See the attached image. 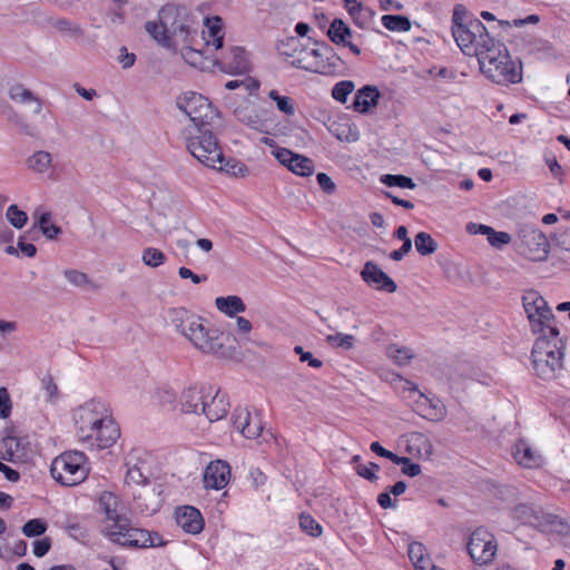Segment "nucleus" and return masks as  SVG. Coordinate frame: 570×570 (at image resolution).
<instances>
[{
  "label": "nucleus",
  "mask_w": 570,
  "mask_h": 570,
  "mask_svg": "<svg viewBox=\"0 0 570 570\" xmlns=\"http://www.w3.org/2000/svg\"><path fill=\"white\" fill-rule=\"evenodd\" d=\"M169 318L176 331L202 354L217 358H229L235 354L234 338L207 327L202 316L180 307L169 311Z\"/></svg>",
  "instance_id": "1"
},
{
  "label": "nucleus",
  "mask_w": 570,
  "mask_h": 570,
  "mask_svg": "<svg viewBox=\"0 0 570 570\" xmlns=\"http://www.w3.org/2000/svg\"><path fill=\"white\" fill-rule=\"evenodd\" d=\"M146 32L159 46L176 50L179 45L198 41V22L185 7L166 4L160 8L156 20L145 23Z\"/></svg>",
  "instance_id": "2"
},
{
  "label": "nucleus",
  "mask_w": 570,
  "mask_h": 570,
  "mask_svg": "<svg viewBox=\"0 0 570 570\" xmlns=\"http://www.w3.org/2000/svg\"><path fill=\"white\" fill-rule=\"evenodd\" d=\"M478 61L481 72L498 85L519 83L522 81V67L512 60L507 47L495 39L488 40Z\"/></svg>",
  "instance_id": "3"
},
{
  "label": "nucleus",
  "mask_w": 570,
  "mask_h": 570,
  "mask_svg": "<svg viewBox=\"0 0 570 570\" xmlns=\"http://www.w3.org/2000/svg\"><path fill=\"white\" fill-rule=\"evenodd\" d=\"M567 336H538L531 352L535 374L543 380H556L564 372Z\"/></svg>",
  "instance_id": "4"
},
{
  "label": "nucleus",
  "mask_w": 570,
  "mask_h": 570,
  "mask_svg": "<svg viewBox=\"0 0 570 570\" xmlns=\"http://www.w3.org/2000/svg\"><path fill=\"white\" fill-rule=\"evenodd\" d=\"M452 35L460 49L469 56H479L492 40L485 26L471 17L462 6H456L452 14Z\"/></svg>",
  "instance_id": "5"
},
{
  "label": "nucleus",
  "mask_w": 570,
  "mask_h": 570,
  "mask_svg": "<svg viewBox=\"0 0 570 570\" xmlns=\"http://www.w3.org/2000/svg\"><path fill=\"white\" fill-rule=\"evenodd\" d=\"M299 47V40L292 37L282 46L281 52L292 57L291 63L296 68L321 75H332L336 72L340 66L338 57L331 53V56L324 60L322 59L323 53L320 49H305Z\"/></svg>",
  "instance_id": "6"
},
{
  "label": "nucleus",
  "mask_w": 570,
  "mask_h": 570,
  "mask_svg": "<svg viewBox=\"0 0 570 570\" xmlns=\"http://www.w3.org/2000/svg\"><path fill=\"white\" fill-rule=\"evenodd\" d=\"M184 137L188 151L203 165L216 168L222 160V149L208 127L185 126Z\"/></svg>",
  "instance_id": "7"
},
{
  "label": "nucleus",
  "mask_w": 570,
  "mask_h": 570,
  "mask_svg": "<svg viewBox=\"0 0 570 570\" xmlns=\"http://www.w3.org/2000/svg\"><path fill=\"white\" fill-rule=\"evenodd\" d=\"M523 308L533 334L560 335L554 315L547 301L537 291L530 289L522 296Z\"/></svg>",
  "instance_id": "8"
},
{
  "label": "nucleus",
  "mask_w": 570,
  "mask_h": 570,
  "mask_svg": "<svg viewBox=\"0 0 570 570\" xmlns=\"http://www.w3.org/2000/svg\"><path fill=\"white\" fill-rule=\"evenodd\" d=\"M50 471L56 481L62 485L73 487L87 479L89 466L82 452L68 451L52 461Z\"/></svg>",
  "instance_id": "9"
},
{
  "label": "nucleus",
  "mask_w": 570,
  "mask_h": 570,
  "mask_svg": "<svg viewBox=\"0 0 570 570\" xmlns=\"http://www.w3.org/2000/svg\"><path fill=\"white\" fill-rule=\"evenodd\" d=\"M176 106L189 118L187 126L208 127L218 116L210 101L195 91H187L178 96Z\"/></svg>",
  "instance_id": "10"
},
{
  "label": "nucleus",
  "mask_w": 570,
  "mask_h": 570,
  "mask_svg": "<svg viewBox=\"0 0 570 570\" xmlns=\"http://www.w3.org/2000/svg\"><path fill=\"white\" fill-rule=\"evenodd\" d=\"M109 406L100 400H89L73 412L77 435L81 442L92 435L95 429L110 415Z\"/></svg>",
  "instance_id": "11"
},
{
  "label": "nucleus",
  "mask_w": 570,
  "mask_h": 570,
  "mask_svg": "<svg viewBox=\"0 0 570 570\" xmlns=\"http://www.w3.org/2000/svg\"><path fill=\"white\" fill-rule=\"evenodd\" d=\"M518 248L530 261H543L549 253V242L534 225L523 224L518 229Z\"/></svg>",
  "instance_id": "12"
},
{
  "label": "nucleus",
  "mask_w": 570,
  "mask_h": 570,
  "mask_svg": "<svg viewBox=\"0 0 570 570\" xmlns=\"http://www.w3.org/2000/svg\"><path fill=\"white\" fill-rule=\"evenodd\" d=\"M466 548L471 559L479 566L491 563L498 551L494 535L483 527L471 533Z\"/></svg>",
  "instance_id": "13"
},
{
  "label": "nucleus",
  "mask_w": 570,
  "mask_h": 570,
  "mask_svg": "<svg viewBox=\"0 0 570 570\" xmlns=\"http://www.w3.org/2000/svg\"><path fill=\"white\" fill-rule=\"evenodd\" d=\"M139 450L130 451L126 456V475H125V484L132 490H141L145 487H149L148 478L141 471L142 460L140 458ZM136 500H142V492L139 491L136 493L132 492Z\"/></svg>",
  "instance_id": "14"
},
{
  "label": "nucleus",
  "mask_w": 570,
  "mask_h": 570,
  "mask_svg": "<svg viewBox=\"0 0 570 570\" xmlns=\"http://www.w3.org/2000/svg\"><path fill=\"white\" fill-rule=\"evenodd\" d=\"M361 278L375 291L395 293L397 289L396 283L372 261L364 264L361 271Z\"/></svg>",
  "instance_id": "15"
},
{
  "label": "nucleus",
  "mask_w": 570,
  "mask_h": 570,
  "mask_svg": "<svg viewBox=\"0 0 570 570\" xmlns=\"http://www.w3.org/2000/svg\"><path fill=\"white\" fill-rule=\"evenodd\" d=\"M120 431L118 424L110 414L97 429L94 430L92 435L83 439L81 442L89 446L97 449L110 448L119 438Z\"/></svg>",
  "instance_id": "16"
},
{
  "label": "nucleus",
  "mask_w": 570,
  "mask_h": 570,
  "mask_svg": "<svg viewBox=\"0 0 570 570\" xmlns=\"http://www.w3.org/2000/svg\"><path fill=\"white\" fill-rule=\"evenodd\" d=\"M206 400L203 402L202 413L209 422H216L225 417L228 412L229 403L226 394L218 389L207 386Z\"/></svg>",
  "instance_id": "17"
},
{
  "label": "nucleus",
  "mask_w": 570,
  "mask_h": 570,
  "mask_svg": "<svg viewBox=\"0 0 570 570\" xmlns=\"http://www.w3.org/2000/svg\"><path fill=\"white\" fill-rule=\"evenodd\" d=\"M514 461L525 469H538L544 463L542 453L527 440H518L512 446Z\"/></svg>",
  "instance_id": "18"
},
{
  "label": "nucleus",
  "mask_w": 570,
  "mask_h": 570,
  "mask_svg": "<svg viewBox=\"0 0 570 570\" xmlns=\"http://www.w3.org/2000/svg\"><path fill=\"white\" fill-rule=\"evenodd\" d=\"M233 424L246 439H257L262 435V421L257 414L247 409H236L233 413Z\"/></svg>",
  "instance_id": "19"
},
{
  "label": "nucleus",
  "mask_w": 570,
  "mask_h": 570,
  "mask_svg": "<svg viewBox=\"0 0 570 570\" xmlns=\"http://www.w3.org/2000/svg\"><path fill=\"white\" fill-rule=\"evenodd\" d=\"M413 407L417 414L432 422H441L446 416V406L444 403L439 399L429 397L423 393L414 399Z\"/></svg>",
  "instance_id": "20"
},
{
  "label": "nucleus",
  "mask_w": 570,
  "mask_h": 570,
  "mask_svg": "<svg viewBox=\"0 0 570 570\" xmlns=\"http://www.w3.org/2000/svg\"><path fill=\"white\" fill-rule=\"evenodd\" d=\"M230 478L229 465L222 460L210 462L204 472V484L206 489L220 490L225 488Z\"/></svg>",
  "instance_id": "21"
},
{
  "label": "nucleus",
  "mask_w": 570,
  "mask_h": 570,
  "mask_svg": "<svg viewBox=\"0 0 570 570\" xmlns=\"http://www.w3.org/2000/svg\"><path fill=\"white\" fill-rule=\"evenodd\" d=\"M176 522L187 533L197 534L204 528L200 512L193 507H183L176 510Z\"/></svg>",
  "instance_id": "22"
},
{
  "label": "nucleus",
  "mask_w": 570,
  "mask_h": 570,
  "mask_svg": "<svg viewBox=\"0 0 570 570\" xmlns=\"http://www.w3.org/2000/svg\"><path fill=\"white\" fill-rule=\"evenodd\" d=\"M206 30L202 32V40L207 48L213 47L215 50L223 49L224 41V23L218 16L206 18L204 21Z\"/></svg>",
  "instance_id": "23"
},
{
  "label": "nucleus",
  "mask_w": 570,
  "mask_h": 570,
  "mask_svg": "<svg viewBox=\"0 0 570 570\" xmlns=\"http://www.w3.org/2000/svg\"><path fill=\"white\" fill-rule=\"evenodd\" d=\"M218 63L227 72H243L247 69L245 50L240 47H230L218 58Z\"/></svg>",
  "instance_id": "24"
},
{
  "label": "nucleus",
  "mask_w": 570,
  "mask_h": 570,
  "mask_svg": "<svg viewBox=\"0 0 570 570\" xmlns=\"http://www.w3.org/2000/svg\"><path fill=\"white\" fill-rule=\"evenodd\" d=\"M327 36L334 43L348 47L356 56L361 55V49L351 41L352 30L342 19H334L332 21Z\"/></svg>",
  "instance_id": "25"
},
{
  "label": "nucleus",
  "mask_w": 570,
  "mask_h": 570,
  "mask_svg": "<svg viewBox=\"0 0 570 570\" xmlns=\"http://www.w3.org/2000/svg\"><path fill=\"white\" fill-rule=\"evenodd\" d=\"M207 386L189 387L181 393L180 410L186 414L202 413L203 402L206 400Z\"/></svg>",
  "instance_id": "26"
},
{
  "label": "nucleus",
  "mask_w": 570,
  "mask_h": 570,
  "mask_svg": "<svg viewBox=\"0 0 570 570\" xmlns=\"http://www.w3.org/2000/svg\"><path fill=\"white\" fill-rule=\"evenodd\" d=\"M406 451L414 456H430L433 451L431 441L420 432H412L406 435Z\"/></svg>",
  "instance_id": "27"
},
{
  "label": "nucleus",
  "mask_w": 570,
  "mask_h": 570,
  "mask_svg": "<svg viewBox=\"0 0 570 570\" xmlns=\"http://www.w3.org/2000/svg\"><path fill=\"white\" fill-rule=\"evenodd\" d=\"M468 230L472 234L485 235L489 244L495 248H502L511 243L510 234L505 232H497L492 227L482 224H470Z\"/></svg>",
  "instance_id": "28"
},
{
  "label": "nucleus",
  "mask_w": 570,
  "mask_h": 570,
  "mask_svg": "<svg viewBox=\"0 0 570 570\" xmlns=\"http://www.w3.org/2000/svg\"><path fill=\"white\" fill-rule=\"evenodd\" d=\"M124 544L149 548L163 546L164 542L158 534H151L148 531L131 528L128 537L124 540Z\"/></svg>",
  "instance_id": "29"
},
{
  "label": "nucleus",
  "mask_w": 570,
  "mask_h": 570,
  "mask_svg": "<svg viewBox=\"0 0 570 570\" xmlns=\"http://www.w3.org/2000/svg\"><path fill=\"white\" fill-rule=\"evenodd\" d=\"M380 99V91L376 87L365 86L360 89L353 101V107L358 112H367L372 107H375Z\"/></svg>",
  "instance_id": "30"
},
{
  "label": "nucleus",
  "mask_w": 570,
  "mask_h": 570,
  "mask_svg": "<svg viewBox=\"0 0 570 570\" xmlns=\"http://www.w3.org/2000/svg\"><path fill=\"white\" fill-rule=\"evenodd\" d=\"M105 534L114 542L124 544V540L130 532V527L126 518L118 515L117 520H106Z\"/></svg>",
  "instance_id": "31"
},
{
  "label": "nucleus",
  "mask_w": 570,
  "mask_h": 570,
  "mask_svg": "<svg viewBox=\"0 0 570 570\" xmlns=\"http://www.w3.org/2000/svg\"><path fill=\"white\" fill-rule=\"evenodd\" d=\"M215 306L220 313L229 317H233L246 311L245 303L237 295L217 297L215 299Z\"/></svg>",
  "instance_id": "32"
},
{
  "label": "nucleus",
  "mask_w": 570,
  "mask_h": 570,
  "mask_svg": "<svg viewBox=\"0 0 570 570\" xmlns=\"http://www.w3.org/2000/svg\"><path fill=\"white\" fill-rule=\"evenodd\" d=\"M409 558L415 570H430L433 566L426 548L421 542L410 543Z\"/></svg>",
  "instance_id": "33"
},
{
  "label": "nucleus",
  "mask_w": 570,
  "mask_h": 570,
  "mask_svg": "<svg viewBox=\"0 0 570 570\" xmlns=\"http://www.w3.org/2000/svg\"><path fill=\"white\" fill-rule=\"evenodd\" d=\"M0 453L4 461L14 462L23 456L21 442L16 436H6L0 441Z\"/></svg>",
  "instance_id": "34"
},
{
  "label": "nucleus",
  "mask_w": 570,
  "mask_h": 570,
  "mask_svg": "<svg viewBox=\"0 0 570 570\" xmlns=\"http://www.w3.org/2000/svg\"><path fill=\"white\" fill-rule=\"evenodd\" d=\"M53 158L49 151L38 150L27 159V167L36 174H46L52 167Z\"/></svg>",
  "instance_id": "35"
},
{
  "label": "nucleus",
  "mask_w": 570,
  "mask_h": 570,
  "mask_svg": "<svg viewBox=\"0 0 570 570\" xmlns=\"http://www.w3.org/2000/svg\"><path fill=\"white\" fill-rule=\"evenodd\" d=\"M9 96L12 100L31 105V110L39 114L42 109L41 101L32 92L20 85H14L9 89Z\"/></svg>",
  "instance_id": "36"
},
{
  "label": "nucleus",
  "mask_w": 570,
  "mask_h": 570,
  "mask_svg": "<svg viewBox=\"0 0 570 570\" xmlns=\"http://www.w3.org/2000/svg\"><path fill=\"white\" fill-rule=\"evenodd\" d=\"M344 2L345 9L347 10L348 14L354 20V22L361 28L365 27V24H367L368 20L373 14L372 10L365 8L357 0H344Z\"/></svg>",
  "instance_id": "37"
},
{
  "label": "nucleus",
  "mask_w": 570,
  "mask_h": 570,
  "mask_svg": "<svg viewBox=\"0 0 570 570\" xmlns=\"http://www.w3.org/2000/svg\"><path fill=\"white\" fill-rule=\"evenodd\" d=\"M215 169H218L228 175H232L235 177H240V178H245L249 175V169L244 163H242L237 159L225 160L223 154H222V160L217 161V167Z\"/></svg>",
  "instance_id": "38"
},
{
  "label": "nucleus",
  "mask_w": 570,
  "mask_h": 570,
  "mask_svg": "<svg viewBox=\"0 0 570 570\" xmlns=\"http://www.w3.org/2000/svg\"><path fill=\"white\" fill-rule=\"evenodd\" d=\"M118 498L108 491H104L99 497V507L106 515V520H117L118 519Z\"/></svg>",
  "instance_id": "39"
},
{
  "label": "nucleus",
  "mask_w": 570,
  "mask_h": 570,
  "mask_svg": "<svg viewBox=\"0 0 570 570\" xmlns=\"http://www.w3.org/2000/svg\"><path fill=\"white\" fill-rule=\"evenodd\" d=\"M198 43L199 40L197 42L179 45L183 59L193 67H200L204 60L203 51L196 48Z\"/></svg>",
  "instance_id": "40"
},
{
  "label": "nucleus",
  "mask_w": 570,
  "mask_h": 570,
  "mask_svg": "<svg viewBox=\"0 0 570 570\" xmlns=\"http://www.w3.org/2000/svg\"><path fill=\"white\" fill-rule=\"evenodd\" d=\"M325 341L333 348H342L344 351H350L355 347L356 337L352 334L338 332L335 334L327 335Z\"/></svg>",
  "instance_id": "41"
},
{
  "label": "nucleus",
  "mask_w": 570,
  "mask_h": 570,
  "mask_svg": "<svg viewBox=\"0 0 570 570\" xmlns=\"http://www.w3.org/2000/svg\"><path fill=\"white\" fill-rule=\"evenodd\" d=\"M382 24L391 31H409L412 23L409 18L404 16L385 14L382 17Z\"/></svg>",
  "instance_id": "42"
},
{
  "label": "nucleus",
  "mask_w": 570,
  "mask_h": 570,
  "mask_svg": "<svg viewBox=\"0 0 570 570\" xmlns=\"http://www.w3.org/2000/svg\"><path fill=\"white\" fill-rule=\"evenodd\" d=\"M414 245L419 254L426 256L433 254L438 244L429 233L420 232L414 238Z\"/></svg>",
  "instance_id": "43"
},
{
  "label": "nucleus",
  "mask_w": 570,
  "mask_h": 570,
  "mask_svg": "<svg viewBox=\"0 0 570 570\" xmlns=\"http://www.w3.org/2000/svg\"><path fill=\"white\" fill-rule=\"evenodd\" d=\"M38 227L48 239H55L62 232L59 226L51 222V214L49 212H45L39 216Z\"/></svg>",
  "instance_id": "44"
},
{
  "label": "nucleus",
  "mask_w": 570,
  "mask_h": 570,
  "mask_svg": "<svg viewBox=\"0 0 570 570\" xmlns=\"http://www.w3.org/2000/svg\"><path fill=\"white\" fill-rule=\"evenodd\" d=\"M289 170L295 175L306 177L314 173L315 166L312 159L297 154V156L294 157L293 166Z\"/></svg>",
  "instance_id": "45"
},
{
  "label": "nucleus",
  "mask_w": 570,
  "mask_h": 570,
  "mask_svg": "<svg viewBox=\"0 0 570 570\" xmlns=\"http://www.w3.org/2000/svg\"><path fill=\"white\" fill-rule=\"evenodd\" d=\"M386 355L397 365H406L413 357L407 348L392 344L386 347Z\"/></svg>",
  "instance_id": "46"
},
{
  "label": "nucleus",
  "mask_w": 570,
  "mask_h": 570,
  "mask_svg": "<svg viewBox=\"0 0 570 570\" xmlns=\"http://www.w3.org/2000/svg\"><path fill=\"white\" fill-rule=\"evenodd\" d=\"M141 261L145 265L155 268L166 262V255L158 248L147 247L142 250Z\"/></svg>",
  "instance_id": "47"
},
{
  "label": "nucleus",
  "mask_w": 570,
  "mask_h": 570,
  "mask_svg": "<svg viewBox=\"0 0 570 570\" xmlns=\"http://www.w3.org/2000/svg\"><path fill=\"white\" fill-rule=\"evenodd\" d=\"M299 527L308 535L318 538L323 533L322 525L309 514L302 513L299 515Z\"/></svg>",
  "instance_id": "48"
},
{
  "label": "nucleus",
  "mask_w": 570,
  "mask_h": 570,
  "mask_svg": "<svg viewBox=\"0 0 570 570\" xmlns=\"http://www.w3.org/2000/svg\"><path fill=\"white\" fill-rule=\"evenodd\" d=\"M7 219L10 222V224L21 229L28 222V215L18 208L17 205H10L6 213Z\"/></svg>",
  "instance_id": "49"
},
{
  "label": "nucleus",
  "mask_w": 570,
  "mask_h": 570,
  "mask_svg": "<svg viewBox=\"0 0 570 570\" xmlns=\"http://www.w3.org/2000/svg\"><path fill=\"white\" fill-rule=\"evenodd\" d=\"M354 88H355V86H354L353 81H350V80L340 81L334 86V88L332 90V97L335 100L344 104V102H346L348 95L353 92Z\"/></svg>",
  "instance_id": "50"
},
{
  "label": "nucleus",
  "mask_w": 570,
  "mask_h": 570,
  "mask_svg": "<svg viewBox=\"0 0 570 570\" xmlns=\"http://www.w3.org/2000/svg\"><path fill=\"white\" fill-rule=\"evenodd\" d=\"M268 97L276 102L277 109L285 115H294V105L292 99L287 96H279L276 90H271Z\"/></svg>",
  "instance_id": "51"
},
{
  "label": "nucleus",
  "mask_w": 570,
  "mask_h": 570,
  "mask_svg": "<svg viewBox=\"0 0 570 570\" xmlns=\"http://www.w3.org/2000/svg\"><path fill=\"white\" fill-rule=\"evenodd\" d=\"M381 181L387 186H397L409 189H413L416 186L412 178L403 175H384L382 176Z\"/></svg>",
  "instance_id": "52"
},
{
  "label": "nucleus",
  "mask_w": 570,
  "mask_h": 570,
  "mask_svg": "<svg viewBox=\"0 0 570 570\" xmlns=\"http://www.w3.org/2000/svg\"><path fill=\"white\" fill-rule=\"evenodd\" d=\"M394 384H395V387L397 390H400L402 393L407 392L409 395L406 397L413 402H414V399L419 397V394L422 393L419 391L417 386L413 382L405 380V379L401 377L400 375H397L394 379Z\"/></svg>",
  "instance_id": "53"
},
{
  "label": "nucleus",
  "mask_w": 570,
  "mask_h": 570,
  "mask_svg": "<svg viewBox=\"0 0 570 570\" xmlns=\"http://www.w3.org/2000/svg\"><path fill=\"white\" fill-rule=\"evenodd\" d=\"M47 523L41 519H31L22 527L26 537H38L46 532Z\"/></svg>",
  "instance_id": "54"
},
{
  "label": "nucleus",
  "mask_w": 570,
  "mask_h": 570,
  "mask_svg": "<svg viewBox=\"0 0 570 570\" xmlns=\"http://www.w3.org/2000/svg\"><path fill=\"white\" fill-rule=\"evenodd\" d=\"M63 275L69 283L78 287H87L91 283L87 274L77 269H67Z\"/></svg>",
  "instance_id": "55"
},
{
  "label": "nucleus",
  "mask_w": 570,
  "mask_h": 570,
  "mask_svg": "<svg viewBox=\"0 0 570 570\" xmlns=\"http://www.w3.org/2000/svg\"><path fill=\"white\" fill-rule=\"evenodd\" d=\"M272 154L279 161V164L285 166L288 170L293 166L294 157L297 156V154L287 148H276L272 150Z\"/></svg>",
  "instance_id": "56"
},
{
  "label": "nucleus",
  "mask_w": 570,
  "mask_h": 570,
  "mask_svg": "<svg viewBox=\"0 0 570 570\" xmlns=\"http://www.w3.org/2000/svg\"><path fill=\"white\" fill-rule=\"evenodd\" d=\"M355 470L360 476H362L368 481L374 482L379 479V476L376 475V472L380 470V466L376 463L371 462L367 465L358 464L355 468Z\"/></svg>",
  "instance_id": "57"
},
{
  "label": "nucleus",
  "mask_w": 570,
  "mask_h": 570,
  "mask_svg": "<svg viewBox=\"0 0 570 570\" xmlns=\"http://www.w3.org/2000/svg\"><path fill=\"white\" fill-rule=\"evenodd\" d=\"M12 402L6 387H0V419H8L11 414Z\"/></svg>",
  "instance_id": "58"
},
{
  "label": "nucleus",
  "mask_w": 570,
  "mask_h": 570,
  "mask_svg": "<svg viewBox=\"0 0 570 570\" xmlns=\"http://www.w3.org/2000/svg\"><path fill=\"white\" fill-rule=\"evenodd\" d=\"M401 462H394L402 465V472L409 476H416L421 473V466L417 463H412L409 458L399 456Z\"/></svg>",
  "instance_id": "59"
},
{
  "label": "nucleus",
  "mask_w": 570,
  "mask_h": 570,
  "mask_svg": "<svg viewBox=\"0 0 570 570\" xmlns=\"http://www.w3.org/2000/svg\"><path fill=\"white\" fill-rule=\"evenodd\" d=\"M117 60L124 69H128L135 65L136 55L134 52H129L128 49L125 46H122L119 49Z\"/></svg>",
  "instance_id": "60"
},
{
  "label": "nucleus",
  "mask_w": 570,
  "mask_h": 570,
  "mask_svg": "<svg viewBox=\"0 0 570 570\" xmlns=\"http://www.w3.org/2000/svg\"><path fill=\"white\" fill-rule=\"evenodd\" d=\"M295 353L299 355V360L302 362H307L309 366L314 368H318L322 366V361L318 358L313 357L312 353L304 352L302 346H295L294 348Z\"/></svg>",
  "instance_id": "61"
},
{
  "label": "nucleus",
  "mask_w": 570,
  "mask_h": 570,
  "mask_svg": "<svg viewBox=\"0 0 570 570\" xmlns=\"http://www.w3.org/2000/svg\"><path fill=\"white\" fill-rule=\"evenodd\" d=\"M51 548V540L49 538H42L33 542V554L41 558L48 553Z\"/></svg>",
  "instance_id": "62"
},
{
  "label": "nucleus",
  "mask_w": 570,
  "mask_h": 570,
  "mask_svg": "<svg viewBox=\"0 0 570 570\" xmlns=\"http://www.w3.org/2000/svg\"><path fill=\"white\" fill-rule=\"evenodd\" d=\"M371 450L380 456L391 460L392 462H401L399 455L384 449L379 442L371 443Z\"/></svg>",
  "instance_id": "63"
},
{
  "label": "nucleus",
  "mask_w": 570,
  "mask_h": 570,
  "mask_svg": "<svg viewBox=\"0 0 570 570\" xmlns=\"http://www.w3.org/2000/svg\"><path fill=\"white\" fill-rule=\"evenodd\" d=\"M316 178L318 185L325 193L333 194L335 191L336 185L328 175L318 173Z\"/></svg>",
  "instance_id": "64"
}]
</instances>
